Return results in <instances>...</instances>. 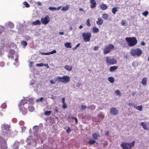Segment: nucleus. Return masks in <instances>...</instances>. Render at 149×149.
<instances>
[{
  "mask_svg": "<svg viewBox=\"0 0 149 149\" xmlns=\"http://www.w3.org/2000/svg\"><path fill=\"white\" fill-rule=\"evenodd\" d=\"M142 53V50L139 48L132 49L130 52V54L133 56H139L141 55Z\"/></svg>",
  "mask_w": 149,
  "mask_h": 149,
  "instance_id": "4",
  "label": "nucleus"
},
{
  "mask_svg": "<svg viewBox=\"0 0 149 149\" xmlns=\"http://www.w3.org/2000/svg\"><path fill=\"white\" fill-rule=\"evenodd\" d=\"M70 80L69 77L68 76H64L62 77H58L55 78L56 81L63 83H67L70 81Z\"/></svg>",
  "mask_w": 149,
  "mask_h": 149,
  "instance_id": "2",
  "label": "nucleus"
},
{
  "mask_svg": "<svg viewBox=\"0 0 149 149\" xmlns=\"http://www.w3.org/2000/svg\"><path fill=\"white\" fill-rule=\"evenodd\" d=\"M10 24L11 25V27L12 28H13V27H14V24L13 23L11 22L10 23Z\"/></svg>",
  "mask_w": 149,
  "mask_h": 149,
  "instance_id": "58",
  "label": "nucleus"
},
{
  "mask_svg": "<svg viewBox=\"0 0 149 149\" xmlns=\"http://www.w3.org/2000/svg\"><path fill=\"white\" fill-rule=\"evenodd\" d=\"M8 146L6 140L0 139V149H7Z\"/></svg>",
  "mask_w": 149,
  "mask_h": 149,
  "instance_id": "6",
  "label": "nucleus"
},
{
  "mask_svg": "<svg viewBox=\"0 0 149 149\" xmlns=\"http://www.w3.org/2000/svg\"><path fill=\"white\" fill-rule=\"evenodd\" d=\"M99 47L97 46H95L93 48V50L94 51L97 50L98 49Z\"/></svg>",
  "mask_w": 149,
  "mask_h": 149,
  "instance_id": "48",
  "label": "nucleus"
},
{
  "mask_svg": "<svg viewBox=\"0 0 149 149\" xmlns=\"http://www.w3.org/2000/svg\"><path fill=\"white\" fill-rule=\"evenodd\" d=\"M135 142L133 141L132 142H123L120 145L123 149H131L134 146Z\"/></svg>",
  "mask_w": 149,
  "mask_h": 149,
  "instance_id": "3",
  "label": "nucleus"
},
{
  "mask_svg": "<svg viewBox=\"0 0 149 149\" xmlns=\"http://www.w3.org/2000/svg\"><path fill=\"white\" fill-rule=\"evenodd\" d=\"M147 81V78L146 77L143 78L141 81V84L143 85H146Z\"/></svg>",
  "mask_w": 149,
  "mask_h": 149,
  "instance_id": "21",
  "label": "nucleus"
},
{
  "mask_svg": "<svg viewBox=\"0 0 149 149\" xmlns=\"http://www.w3.org/2000/svg\"><path fill=\"white\" fill-rule=\"evenodd\" d=\"M56 51L55 50H54L53 51L47 53L42 52L41 54L44 55H49L50 54H52L56 53Z\"/></svg>",
  "mask_w": 149,
  "mask_h": 149,
  "instance_id": "16",
  "label": "nucleus"
},
{
  "mask_svg": "<svg viewBox=\"0 0 149 149\" xmlns=\"http://www.w3.org/2000/svg\"><path fill=\"white\" fill-rule=\"evenodd\" d=\"M41 24V23L40 21L38 20H36V21L32 23V24L33 25H40Z\"/></svg>",
  "mask_w": 149,
  "mask_h": 149,
  "instance_id": "25",
  "label": "nucleus"
},
{
  "mask_svg": "<svg viewBox=\"0 0 149 149\" xmlns=\"http://www.w3.org/2000/svg\"><path fill=\"white\" fill-rule=\"evenodd\" d=\"M65 47L67 48H71L72 47V46H71V44L70 43L67 42L65 43Z\"/></svg>",
  "mask_w": 149,
  "mask_h": 149,
  "instance_id": "33",
  "label": "nucleus"
},
{
  "mask_svg": "<svg viewBox=\"0 0 149 149\" xmlns=\"http://www.w3.org/2000/svg\"><path fill=\"white\" fill-rule=\"evenodd\" d=\"M91 33L90 32L83 33L82 36L83 38V40L85 42H89L90 40Z\"/></svg>",
  "mask_w": 149,
  "mask_h": 149,
  "instance_id": "7",
  "label": "nucleus"
},
{
  "mask_svg": "<svg viewBox=\"0 0 149 149\" xmlns=\"http://www.w3.org/2000/svg\"><path fill=\"white\" fill-rule=\"evenodd\" d=\"M115 93L117 95H121L120 92L119 90H117L115 91Z\"/></svg>",
  "mask_w": 149,
  "mask_h": 149,
  "instance_id": "41",
  "label": "nucleus"
},
{
  "mask_svg": "<svg viewBox=\"0 0 149 149\" xmlns=\"http://www.w3.org/2000/svg\"><path fill=\"white\" fill-rule=\"evenodd\" d=\"M69 9V6L68 4H67L65 6H63L61 10L62 11H66L68 10Z\"/></svg>",
  "mask_w": 149,
  "mask_h": 149,
  "instance_id": "26",
  "label": "nucleus"
},
{
  "mask_svg": "<svg viewBox=\"0 0 149 149\" xmlns=\"http://www.w3.org/2000/svg\"><path fill=\"white\" fill-rule=\"evenodd\" d=\"M109 81L111 83H113L114 81V77H110L108 78Z\"/></svg>",
  "mask_w": 149,
  "mask_h": 149,
  "instance_id": "24",
  "label": "nucleus"
},
{
  "mask_svg": "<svg viewBox=\"0 0 149 149\" xmlns=\"http://www.w3.org/2000/svg\"><path fill=\"white\" fill-rule=\"evenodd\" d=\"M117 7H115L112 8V12L114 15H115L117 11Z\"/></svg>",
  "mask_w": 149,
  "mask_h": 149,
  "instance_id": "32",
  "label": "nucleus"
},
{
  "mask_svg": "<svg viewBox=\"0 0 149 149\" xmlns=\"http://www.w3.org/2000/svg\"><path fill=\"white\" fill-rule=\"evenodd\" d=\"M110 112L113 115L115 116L117 115L118 113V111L115 108L113 107L110 109Z\"/></svg>",
  "mask_w": 149,
  "mask_h": 149,
  "instance_id": "13",
  "label": "nucleus"
},
{
  "mask_svg": "<svg viewBox=\"0 0 149 149\" xmlns=\"http://www.w3.org/2000/svg\"><path fill=\"white\" fill-rule=\"evenodd\" d=\"M118 68L117 66H113L110 67L109 70L110 72H114Z\"/></svg>",
  "mask_w": 149,
  "mask_h": 149,
  "instance_id": "15",
  "label": "nucleus"
},
{
  "mask_svg": "<svg viewBox=\"0 0 149 149\" xmlns=\"http://www.w3.org/2000/svg\"><path fill=\"white\" fill-rule=\"evenodd\" d=\"M43 65V64L42 63H38L36 65V66L38 67H41Z\"/></svg>",
  "mask_w": 149,
  "mask_h": 149,
  "instance_id": "46",
  "label": "nucleus"
},
{
  "mask_svg": "<svg viewBox=\"0 0 149 149\" xmlns=\"http://www.w3.org/2000/svg\"><path fill=\"white\" fill-rule=\"evenodd\" d=\"M136 63L135 62H133L132 63V66L133 67H135L136 66H137V65H136Z\"/></svg>",
  "mask_w": 149,
  "mask_h": 149,
  "instance_id": "53",
  "label": "nucleus"
},
{
  "mask_svg": "<svg viewBox=\"0 0 149 149\" xmlns=\"http://www.w3.org/2000/svg\"><path fill=\"white\" fill-rule=\"evenodd\" d=\"M140 124L144 130H149V128L148 125L145 123L142 122Z\"/></svg>",
  "mask_w": 149,
  "mask_h": 149,
  "instance_id": "14",
  "label": "nucleus"
},
{
  "mask_svg": "<svg viewBox=\"0 0 149 149\" xmlns=\"http://www.w3.org/2000/svg\"><path fill=\"white\" fill-rule=\"evenodd\" d=\"M149 13L148 12L147 10L145 11L142 13V14L145 17H146Z\"/></svg>",
  "mask_w": 149,
  "mask_h": 149,
  "instance_id": "38",
  "label": "nucleus"
},
{
  "mask_svg": "<svg viewBox=\"0 0 149 149\" xmlns=\"http://www.w3.org/2000/svg\"><path fill=\"white\" fill-rule=\"evenodd\" d=\"M43 97H41L40 99H38L37 100H36V102L37 103L39 101L42 102L43 101Z\"/></svg>",
  "mask_w": 149,
  "mask_h": 149,
  "instance_id": "43",
  "label": "nucleus"
},
{
  "mask_svg": "<svg viewBox=\"0 0 149 149\" xmlns=\"http://www.w3.org/2000/svg\"><path fill=\"white\" fill-rule=\"evenodd\" d=\"M28 109L29 111L32 112L34 110V108L33 106H29Z\"/></svg>",
  "mask_w": 149,
  "mask_h": 149,
  "instance_id": "34",
  "label": "nucleus"
},
{
  "mask_svg": "<svg viewBox=\"0 0 149 149\" xmlns=\"http://www.w3.org/2000/svg\"><path fill=\"white\" fill-rule=\"evenodd\" d=\"M145 45V43L144 42H143V41H142V42H141V45H142V46H144Z\"/></svg>",
  "mask_w": 149,
  "mask_h": 149,
  "instance_id": "57",
  "label": "nucleus"
},
{
  "mask_svg": "<svg viewBox=\"0 0 149 149\" xmlns=\"http://www.w3.org/2000/svg\"><path fill=\"white\" fill-rule=\"evenodd\" d=\"M70 119H74V118H75V117H74L73 116H70Z\"/></svg>",
  "mask_w": 149,
  "mask_h": 149,
  "instance_id": "59",
  "label": "nucleus"
},
{
  "mask_svg": "<svg viewBox=\"0 0 149 149\" xmlns=\"http://www.w3.org/2000/svg\"><path fill=\"white\" fill-rule=\"evenodd\" d=\"M59 33L61 35H63L64 34V33L63 32H59Z\"/></svg>",
  "mask_w": 149,
  "mask_h": 149,
  "instance_id": "62",
  "label": "nucleus"
},
{
  "mask_svg": "<svg viewBox=\"0 0 149 149\" xmlns=\"http://www.w3.org/2000/svg\"><path fill=\"white\" fill-rule=\"evenodd\" d=\"M86 107L85 106L83 105H81V110H85L86 108Z\"/></svg>",
  "mask_w": 149,
  "mask_h": 149,
  "instance_id": "44",
  "label": "nucleus"
},
{
  "mask_svg": "<svg viewBox=\"0 0 149 149\" xmlns=\"http://www.w3.org/2000/svg\"><path fill=\"white\" fill-rule=\"evenodd\" d=\"M125 23V20H122L121 22V24L122 26H124Z\"/></svg>",
  "mask_w": 149,
  "mask_h": 149,
  "instance_id": "49",
  "label": "nucleus"
},
{
  "mask_svg": "<svg viewBox=\"0 0 149 149\" xmlns=\"http://www.w3.org/2000/svg\"><path fill=\"white\" fill-rule=\"evenodd\" d=\"M97 117L99 119H102L104 118V116L102 113H100L98 114Z\"/></svg>",
  "mask_w": 149,
  "mask_h": 149,
  "instance_id": "27",
  "label": "nucleus"
},
{
  "mask_svg": "<svg viewBox=\"0 0 149 149\" xmlns=\"http://www.w3.org/2000/svg\"><path fill=\"white\" fill-rule=\"evenodd\" d=\"M65 98L64 97H63L62 98V101L63 104L65 103Z\"/></svg>",
  "mask_w": 149,
  "mask_h": 149,
  "instance_id": "54",
  "label": "nucleus"
},
{
  "mask_svg": "<svg viewBox=\"0 0 149 149\" xmlns=\"http://www.w3.org/2000/svg\"><path fill=\"white\" fill-rule=\"evenodd\" d=\"M95 143L96 141H95L91 139H90V140L88 142V143L90 145L93 144Z\"/></svg>",
  "mask_w": 149,
  "mask_h": 149,
  "instance_id": "35",
  "label": "nucleus"
},
{
  "mask_svg": "<svg viewBox=\"0 0 149 149\" xmlns=\"http://www.w3.org/2000/svg\"><path fill=\"white\" fill-rule=\"evenodd\" d=\"M54 111L56 113H58V108L56 107L55 109H54Z\"/></svg>",
  "mask_w": 149,
  "mask_h": 149,
  "instance_id": "52",
  "label": "nucleus"
},
{
  "mask_svg": "<svg viewBox=\"0 0 149 149\" xmlns=\"http://www.w3.org/2000/svg\"><path fill=\"white\" fill-rule=\"evenodd\" d=\"M23 4L25 5V6L27 7L28 8L30 7V6L29 4V3L26 1H24L23 2Z\"/></svg>",
  "mask_w": 149,
  "mask_h": 149,
  "instance_id": "42",
  "label": "nucleus"
},
{
  "mask_svg": "<svg viewBox=\"0 0 149 149\" xmlns=\"http://www.w3.org/2000/svg\"><path fill=\"white\" fill-rule=\"evenodd\" d=\"M95 106L94 105H92L88 107V109H90L91 110H94L95 109Z\"/></svg>",
  "mask_w": 149,
  "mask_h": 149,
  "instance_id": "36",
  "label": "nucleus"
},
{
  "mask_svg": "<svg viewBox=\"0 0 149 149\" xmlns=\"http://www.w3.org/2000/svg\"><path fill=\"white\" fill-rule=\"evenodd\" d=\"M90 3L91 4L90 5V8H93L96 7V3L95 1H92L91 2V1H90Z\"/></svg>",
  "mask_w": 149,
  "mask_h": 149,
  "instance_id": "19",
  "label": "nucleus"
},
{
  "mask_svg": "<svg viewBox=\"0 0 149 149\" xmlns=\"http://www.w3.org/2000/svg\"><path fill=\"white\" fill-rule=\"evenodd\" d=\"M21 44L22 46L25 47L27 45V43L25 41H22L21 42Z\"/></svg>",
  "mask_w": 149,
  "mask_h": 149,
  "instance_id": "31",
  "label": "nucleus"
},
{
  "mask_svg": "<svg viewBox=\"0 0 149 149\" xmlns=\"http://www.w3.org/2000/svg\"><path fill=\"white\" fill-rule=\"evenodd\" d=\"M3 128L6 130H8L9 129V126L8 125H3Z\"/></svg>",
  "mask_w": 149,
  "mask_h": 149,
  "instance_id": "37",
  "label": "nucleus"
},
{
  "mask_svg": "<svg viewBox=\"0 0 149 149\" xmlns=\"http://www.w3.org/2000/svg\"><path fill=\"white\" fill-rule=\"evenodd\" d=\"M43 65L46 66L47 68H49V67L48 64H43Z\"/></svg>",
  "mask_w": 149,
  "mask_h": 149,
  "instance_id": "56",
  "label": "nucleus"
},
{
  "mask_svg": "<svg viewBox=\"0 0 149 149\" xmlns=\"http://www.w3.org/2000/svg\"><path fill=\"white\" fill-rule=\"evenodd\" d=\"M80 45V43H78V44H77L76 45V46H76V47H77V48Z\"/></svg>",
  "mask_w": 149,
  "mask_h": 149,
  "instance_id": "64",
  "label": "nucleus"
},
{
  "mask_svg": "<svg viewBox=\"0 0 149 149\" xmlns=\"http://www.w3.org/2000/svg\"><path fill=\"white\" fill-rule=\"evenodd\" d=\"M49 9L50 10H53L57 9V8L52 7H49Z\"/></svg>",
  "mask_w": 149,
  "mask_h": 149,
  "instance_id": "47",
  "label": "nucleus"
},
{
  "mask_svg": "<svg viewBox=\"0 0 149 149\" xmlns=\"http://www.w3.org/2000/svg\"><path fill=\"white\" fill-rule=\"evenodd\" d=\"M64 68L68 70L71 71L72 69V66L66 65L64 67Z\"/></svg>",
  "mask_w": 149,
  "mask_h": 149,
  "instance_id": "30",
  "label": "nucleus"
},
{
  "mask_svg": "<svg viewBox=\"0 0 149 149\" xmlns=\"http://www.w3.org/2000/svg\"><path fill=\"white\" fill-rule=\"evenodd\" d=\"M38 6H41V3L40 1H38Z\"/></svg>",
  "mask_w": 149,
  "mask_h": 149,
  "instance_id": "63",
  "label": "nucleus"
},
{
  "mask_svg": "<svg viewBox=\"0 0 149 149\" xmlns=\"http://www.w3.org/2000/svg\"><path fill=\"white\" fill-rule=\"evenodd\" d=\"M27 103V101L26 99H22L21 101L20 104H22V106H23V105H24L25 104H26Z\"/></svg>",
  "mask_w": 149,
  "mask_h": 149,
  "instance_id": "23",
  "label": "nucleus"
},
{
  "mask_svg": "<svg viewBox=\"0 0 149 149\" xmlns=\"http://www.w3.org/2000/svg\"><path fill=\"white\" fill-rule=\"evenodd\" d=\"M99 137V135L96 133H94L92 134V137L95 140L97 139Z\"/></svg>",
  "mask_w": 149,
  "mask_h": 149,
  "instance_id": "18",
  "label": "nucleus"
},
{
  "mask_svg": "<svg viewBox=\"0 0 149 149\" xmlns=\"http://www.w3.org/2000/svg\"><path fill=\"white\" fill-rule=\"evenodd\" d=\"M108 17V15L105 13H104L102 15V17L105 20H107Z\"/></svg>",
  "mask_w": 149,
  "mask_h": 149,
  "instance_id": "28",
  "label": "nucleus"
},
{
  "mask_svg": "<svg viewBox=\"0 0 149 149\" xmlns=\"http://www.w3.org/2000/svg\"><path fill=\"white\" fill-rule=\"evenodd\" d=\"M97 20V21H96V23L97 24L100 25L102 24L103 20L101 18L99 17Z\"/></svg>",
  "mask_w": 149,
  "mask_h": 149,
  "instance_id": "20",
  "label": "nucleus"
},
{
  "mask_svg": "<svg viewBox=\"0 0 149 149\" xmlns=\"http://www.w3.org/2000/svg\"><path fill=\"white\" fill-rule=\"evenodd\" d=\"M51 113L52 111H46L45 113V115H46L48 116L50 115L51 114Z\"/></svg>",
  "mask_w": 149,
  "mask_h": 149,
  "instance_id": "39",
  "label": "nucleus"
},
{
  "mask_svg": "<svg viewBox=\"0 0 149 149\" xmlns=\"http://www.w3.org/2000/svg\"><path fill=\"white\" fill-rule=\"evenodd\" d=\"M106 61L107 64L109 65H114L117 63V61L116 59L111 58L109 56L106 58Z\"/></svg>",
  "mask_w": 149,
  "mask_h": 149,
  "instance_id": "5",
  "label": "nucleus"
},
{
  "mask_svg": "<svg viewBox=\"0 0 149 149\" xmlns=\"http://www.w3.org/2000/svg\"><path fill=\"white\" fill-rule=\"evenodd\" d=\"M50 81L51 84H55V81L52 79Z\"/></svg>",
  "mask_w": 149,
  "mask_h": 149,
  "instance_id": "51",
  "label": "nucleus"
},
{
  "mask_svg": "<svg viewBox=\"0 0 149 149\" xmlns=\"http://www.w3.org/2000/svg\"><path fill=\"white\" fill-rule=\"evenodd\" d=\"M6 107V103H3L1 105V107H0V115H3V113L4 112L5 110L4 109Z\"/></svg>",
  "mask_w": 149,
  "mask_h": 149,
  "instance_id": "12",
  "label": "nucleus"
},
{
  "mask_svg": "<svg viewBox=\"0 0 149 149\" xmlns=\"http://www.w3.org/2000/svg\"><path fill=\"white\" fill-rule=\"evenodd\" d=\"M93 31L94 33H97L99 31V29L96 27H94L93 29Z\"/></svg>",
  "mask_w": 149,
  "mask_h": 149,
  "instance_id": "29",
  "label": "nucleus"
},
{
  "mask_svg": "<svg viewBox=\"0 0 149 149\" xmlns=\"http://www.w3.org/2000/svg\"><path fill=\"white\" fill-rule=\"evenodd\" d=\"M50 21V18L48 15H46L45 17H42L41 19L42 23L45 25L47 24Z\"/></svg>",
  "mask_w": 149,
  "mask_h": 149,
  "instance_id": "9",
  "label": "nucleus"
},
{
  "mask_svg": "<svg viewBox=\"0 0 149 149\" xmlns=\"http://www.w3.org/2000/svg\"><path fill=\"white\" fill-rule=\"evenodd\" d=\"M4 63H3V62H1L0 63V65H1V67H3L4 66Z\"/></svg>",
  "mask_w": 149,
  "mask_h": 149,
  "instance_id": "55",
  "label": "nucleus"
},
{
  "mask_svg": "<svg viewBox=\"0 0 149 149\" xmlns=\"http://www.w3.org/2000/svg\"><path fill=\"white\" fill-rule=\"evenodd\" d=\"M114 47L113 45L110 44L106 46L103 50V53L104 54H107L109 53L111 50Z\"/></svg>",
  "mask_w": 149,
  "mask_h": 149,
  "instance_id": "8",
  "label": "nucleus"
},
{
  "mask_svg": "<svg viewBox=\"0 0 149 149\" xmlns=\"http://www.w3.org/2000/svg\"><path fill=\"white\" fill-rule=\"evenodd\" d=\"M15 53V50L13 49H10L9 51V53L8 55V56L9 58H14V54Z\"/></svg>",
  "mask_w": 149,
  "mask_h": 149,
  "instance_id": "11",
  "label": "nucleus"
},
{
  "mask_svg": "<svg viewBox=\"0 0 149 149\" xmlns=\"http://www.w3.org/2000/svg\"><path fill=\"white\" fill-rule=\"evenodd\" d=\"M86 24L87 26H91V24L90 23V19H88L86 22Z\"/></svg>",
  "mask_w": 149,
  "mask_h": 149,
  "instance_id": "40",
  "label": "nucleus"
},
{
  "mask_svg": "<svg viewBox=\"0 0 149 149\" xmlns=\"http://www.w3.org/2000/svg\"><path fill=\"white\" fill-rule=\"evenodd\" d=\"M133 107L135 109L139 111H141L142 110L143 106L142 105L137 106L136 104H134L133 105Z\"/></svg>",
  "mask_w": 149,
  "mask_h": 149,
  "instance_id": "17",
  "label": "nucleus"
},
{
  "mask_svg": "<svg viewBox=\"0 0 149 149\" xmlns=\"http://www.w3.org/2000/svg\"><path fill=\"white\" fill-rule=\"evenodd\" d=\"M62 107L63 109H65L67 108V105L66 103L63 104Z\"/></svg>",
  "mask_w": 149,
  "mask_h": 149,
  "instance_id": "45",
  "label": "nucleus"
},
{
  "mask_svg": "<svg viewBox=\"0 0 149 149\" xmlns=\"http://www.w3.org/2000/svg\"><path fill=\"white\" fill-rule=\"evenodd\" d=\"M108 8L107 5L104 4H102L100 7V8L103 10H106Z\"/></svg>",
  "mask_w": 149,
  "mask_h": 149,
  "instance_id": "22",
  "label": "nucleus"
},
{
  "mask_svg": "<svg viewBox=\"0 0 149 149\" xmlns=\"http://www.w3.org/2000/svg\"><path fill=\"white\" fill-rule=\"evenodd\" d=\"M22 104H19V109L23 114H25L27 113V110L24 107V105H23V106H22Z\"/></svg>",
  "mask_w": 149,
  "mask_h": 149,
  "instance_id": "10",
  "label": "nucleus"
},
{
  "mask_svg": "<svg viewBox=\"0 0 149 149\" xmlns=\"http://www.w3.org/2000/svg\"><path fill=\"white\" fill-rule=\"evenodd\" d=\"M74 119L75 120V122L76 124H77L78 122L77 118H75Z\"/></svg>",
  "mask_w": 149,
  "mask_h": 149,
  "instance_id": "60",
  "label": "nucleus"
},
{
  "mask_svg": "<svg viewBox=\"0 0 149 149\" xmlns=\"http://www.w3.org/2000/svg\"><path fill=\"white\" fill-rule=\"evenodd\" d=\"M133 103H130L128 104V105L130 106H133Z\"/></svg>",
  "mask_w": 149,
  "mask_h": 149,
  "instance_id": "61",
  "label": "nucleus"
},
{
  "mask_svg": "<svg viewBox=\"0 0 149 149\" xmlns=\"http://www.w3.org/2000/svg\"><path fill=\"white\" fill-rule=\"evenodd\" d=\"M125 40L129 47L134 46L137 43V41L135 37H126Z\"/></svg>",
  "mask_w": 149,
  "mask_h": 149,
  "instance_id": "1",
  "label": "nucleus"
},
{
  "mask_svg": "<svg viewBox=\"0 0 149 149\" xmlns=\"http://www.w3.org/2000/svg\"><path fill=\"white\" fill-rule=\"evenodd\" d=\"M34 63L32 61H31L30 62L29 65L30 67H32L33 65V64Z\"/></svg>",
  "mask_w": 149,
  "mask_h": 149,
  "instance_id": "50",
  "label": "nucleus"
}]
</instances>
